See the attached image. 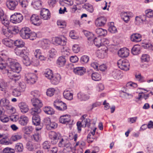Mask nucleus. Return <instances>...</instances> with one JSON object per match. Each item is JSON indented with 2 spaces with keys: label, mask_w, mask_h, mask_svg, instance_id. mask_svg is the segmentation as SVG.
<instances>
[{
  "label": "nucleus",
  "mask_w": 153,
  "mask_h": 153,
  "mask_svg": "<svg viewBox=\"0 0 153 153\" xmlns=\"http://www.w3.org/2000/svg\"><path fill=\"white\" fill-rule=\"evenodd\" d=\"M30 20L31 23L35 25L39 26L41 24V18L37 14L32 15L30 17Z\"/></svg>",
  "instance_id": "nucleus-11"
},
{
  "label": "nucleus",
  "mask_w": 153,
  "mask_h": 153,
  "mask_svg": "<svg viewBox=\"0 0 153 153\" xmlns=\"http://www.w3.org/2000/svg\"><path fill=\"white\" fill-rule=\"evenodd\" d=\"M96 33L100 36H105L107 34V31L102 28H98L95 30Z\"/></svg>",
  "instance_id": "nucleus-32"
},
{
  "label": "nucleus",
  "mask_w": 153,
  "mask_h": 153,
  "mask_svg": "<svg viewBox=\"0 0 153 153\" xmlns=\"http://www.w3.org/2000/svg\"><path fill=\"white\" fill-rule=\"evenodd\" d=\"M31 94L32 96L35 97L34 98H36L40 96V93L38 90H35L31 92Z\"/></svg>",
  "instance_id": "nucleus-59"
},
{
  "label": "nucleus",
  "mask_w": 153,
  "mask_h": 153,
  "mask_svg": "<svg viewBox=\"0 0 153 153\" xmlns=\"http://www.w3.org/2000/svg\"><path fill=\"white\" fill-rule=\"evenodd\" d=\"M32 3L34 7L36 9H39L41 6V1L39 0H35L34 1L32 2Z\"/></svg>",
  "instance_id": "nucleus-46"
},
{
  "label": "nucleus",
  "mask_w": 153,
  "mask_h": 153,
  "mask_svg": "<svg viewBox=\"0 0 153 153\" xmlns=\"http://www.w3.org/2000/svg\"><path fill=\"white\" fill-rule=\"evenodd\" d=\"M2 42L6 46L10 48L13 47V43H14V41L9 39H3Z\"/></svg>",
  "instance_id": "nucleus-26"
},
{
  "label": "nucleus",
  "mask_w": 153,
  "mask_h": 153,
  "mask_svg": "<svg viewBox=\"0 0 153 153\" xmlns=\"http://www.w3.org/2000/svg\"><path fill=\"white\" fill-rule=\"evenodd\" d=\"M67 108V106L65 103L62 102L58 109L59 110L64 111Z\"/></svg>",
  "instance_id": "nucleus-62"
},
{
  "label": "nucleus",
  "mask_w": 153,
  "mask_h": 153,
  "mask_svg": "<svg viewBox=\"0 0 153 153\" xmlns=\"http://www.w3.org/2000/svg\"><path fill=\"white\" fill-rule=\"evenodd\" d=\"M58 26L59 28H64L66 26V23L65 22L62 21L60 20H58L57 22Z\"/></svg>",
  "instance_id": "nucleus-55"
},
{
  "label": "nucleus",
  "mask_w": 153,
  "mask_h": 153,
  "mask_svg": "<svg viewBox=\"0 0 153 153\" xmlns=\"http://www.w3.org/2000/svg\"><path fill=\"white\" fill-rule=\"evenodd\" d=\"M7 7L10 10H13L18 4V1L16 0H8L6 2Z\"/></svg>",
  "instance_id": "nucleus-12"
},
{
  "label": "nucleus",
  "mask_w": 153,
  "mask_h": 153,
  "mask_svg": "<svg viewBox=\"0 0 153 153\" xmlns=\"http://www.w3.org/2000/svg\"><path fill=\"white\" fill-rule=\"evenodd\" d=\"M43 110L46 113L48 114L52 115L54 113L53 109L50 107H45L44 108Z\"/></svg>",
  "instance_id": "nucleus-38"
},
{
  "label": "nucleus",
  "mask_w": 153,
  "mask_h": 153,
  "mask_svg": "<svg viewBox=\"0 0 153 153\" xmlns=\"http://www.w3.org/2000/svg\"><path fill=\"white\" fill-rule=\"evenodd\" d=\"M50 41L47 39H43L41 42L42 47L44 49H46L49 47L50 44Z\"/></svg>",
  "instance_id": "nucleus-29"
},
{
  "label": "nucleus",
  "mask_w": 153,
  "mask_h": 153,
  "mask_svg": "<svg viewBox=\"0 0 153 153\" xmlns=\"http://www.w3.org/2000/svg\"><path fill=\"white\" fill-rule=\"evenodd\" d=\"M31 32V30L29 27H26L23 28L20 31L21 36L23 39H28L29 34Z\"/></svg>",
  "instance_id": "nucleus-10"
},
{
  "label": "nucleus",
  "mask_w": 153,
  "mask_h": 153,
  "mask_svg": "<svg viewBox=\"0 0 153 153\" xmlns=\"http://www.w3.org/2000/svg\"><path fill=\"white\" fill-rule=\"evenodd\" d=\"M40 18L44 20H48L50 19L51 13L48 9L43 8L40 12Z\"/></svg>",
  "instance_id": "nucleus-9"
},
{
  "label": "nucleus",
  "mask_w": 153,
  "mask_h": 153,
  "mask_svg": "<svg viewBox=\"0 0 153 153\" xmlns=\"http://www.w3.org/2000/svg\"><path fill=\"white\" fill-rule=\"evenodd\" d=\"M4 153H14L15 150L14 149L10 147H6L3 151Z\"/></svg>",
  "instance_id": "nucleus-54"
},
{
  "label": "nucleus",
  "mask_w": 153,
  "mask_h": 153,
  "mask_svg": "<svg viewBox=\"0 0 153 153\" xmlns=\"http://www.w3.org/2000/svg\"><path fill=\"white\" fill-rule=\"evenodd\" d=\"M23 19V16L21 13H16L10 16V21L13 23L16 24L21 22Z\"/></svg>",
  "instance_id": "nucleus-6"
},
{
  "label": "nucleus",
  "mask_w": 153,
  "mask_h": 153,
  "mask_svg": "<svg viewBox=\"0 0 153 153\" xmlns=\"http://www.w3.org/2000/svg\"><path fill=\"white\" fill-rule=\"evenodd\" d=\"M34 115H32L33 116L32 117V123L36 126L39 125L40 124V120L39 116L38 115L39 113H35Z\"/></svg>",
  "instance_id": "nucleus-21"
},
{
  "label": "nucleus",
  "mask_w": 153,
  "mask_h": 153,
  "mask_svg": "<svg viewBox=\"0 0 153 153\" xmlns=\"http://www.w3.org/2000/svg\"><path fill=\"white\" fill-rule=\"evenodd\" d=\"M112 76L115 79H119L121 78V72L119 70H114L112 72Z\"/></svg>",
  "instance_id": "nucleus-33"
},
{
  "label": "nucleus",
  "mask_w": 153,
  "mask_h": 153,
  "mask_svg": "<svg viewBox=\"0 0 153 153\" xmlns=\"http://www.w3.org/2000/svg\"><path fill=\"white\" fill-rule=\"evenodd\" d=\"M1 104L5 107L7 109L10 105L9 100L5 98H3L0 100Z\"/></svg>",
  "instance_id": "nucleus-36"
},
{
  "label": "nucleus",
  "mask_w": 153,
  "mask_h": 153,
  "mask_svg": "<svg viewBox=\"0 0 153 153\" xmlns=\"http://www.w3.org/2000/svg\"><path fill=\"white\" fill-rule=\"evenodd\" d=\"M74 73L80 76L82 75L85 72V69L83 67H76L74 70Z\"/></svg>",
  "instance_id": "nucleus-20"
},
{
  "label": "nucleus",
  "mask_w": 153,
  "mask_h": 153,
  "mask_svg": "<svg viewBox=\"0 0 153 153\" xmlns=\"http://www.w3.org/2000/svg\"><path fill=\"white\" fill-rule=\"evenodd\" d=\"M32 105L34 107L30 111L31 115H34L35 113H40L41 111L40 108L42 106V101L39 99L33 98L31 100Z\"/></svg>",
  "instance_id": "nucleus-4"
},
{
  "label": "nucleus",
  "mask_w": 153,
  "mask_h": 153,
  "mask_svg": "<svg viewBox=\"0 0 153 153\" xmlns=\"http://www.w3.org/2000/svg\"><path fill=\"white\" fill-rule=\"evenodd\" d=\"M29 51L27 48H25L23 50L19 48L16 49L15 53L18 56H19L22 58V62L23 64L26 66L30 65L32 63V61L28 56Z\"/></svg>",
  "instance_id": "nucleus-3"
},
{
  "label": "nucleus",
  "mask_w": 153,
  "mask_h": 153,
  "mask_svg": "<svg viewBox=\"0 0 153 153\" xmlns=\"http://www.w3.org/2000/svg\"><path fill=\"white\" fill-rule=\"evenodd\" d=\"M118 55L122 57L128 56L129 54V51L126 48L121 49L118 52Z\"/></svg>",
  "instance_id": "nucleus-16"
},
{
  "label": "nucleus",
  "mask_w": 153,
  "mask_h": 153,
  "mask_svg": "<svg viewBox=\"0 0 153 153\" xmlns=\"http://www.w3.org/2000/svg\"><path fill=\"white\" fill-rule=\"evenodd\" d=\"M140 47L138 45H135L134 46L131 50V53L134 55H137L140 53Z\"/></svg>",
  "instance_id": "nucleus-35"
},
{
  "label": "nucleus",
  "mask_w": 153,
  "mask_h": 153,
  "mask_svg": "<svg viewBox=\"0 0 153 153\" xmlns=\"http://www.w3.org/2000/svg\"><path fill=\"white\" fill-rule=\"evenodd\" d=\"M106 22V19L104 17H100L97 19L95 21V24L97 27L104 25Z\"/></svg>",
  "instance_id": "nucleus-18"
},
{
  "label": "nucleus",
  "mask_w": 153,
  "mask_h": 153,
  "mask_svg": "<svg viewBox=\"0 0 153 153\" xmlns=\"http://www.w3.org/2000/svg\"><path fill=\"white\" fill-rule=\"evenodd\" d=\"M14 149L18 152H22L23 150V144L21 143H16L15 145Z\"/></svg>",
  "instance_id": "nucleus-43"
},
{
  "label": "nucleus",
  "mask_w": 153,
  "mask_h": 153,
  "mask_svg": "<svg viewBox=\"0 0 153 153\" xmlns=\"http://www.w3.org/2000/svg\"><path fill=\"white\" fill-rule=\"evenodd\" d=\"M61 79V76L59 74H56L51 79V83L54 85H56L59 83Z\"/></svg>",
  "instance_id": "nucleus-19"
},
{
  "label": "nucleus",
  "mask_w": 153,
  "mask_h": 153,
  "mask_svg": "<svg viewBox=\"0 0 153 153\" xmlns=\"http://www.w3.org/2000/svg\"><path fill=\"white\" fill-rule=\"evenodd\" d=\"M51 122L50 119L49 117H46L43 120V123L44 125L46 126V128L49 127V125L51 123Z\"/></svg>",
  "instance_id": "nucleus-56"
},
{
  "label": "nucleus",
  "mask_w": 153,
  "mask_h": 153,
  "mask_svg": "<svg viewBox=\"0 0 153 153\" xmlns=\"http://www.w3.org/2000/svg\"><path fill=\"white\" fill-rule=\"evenodd\" d=\"M14 44L15 46L17 47V48H16L14 50V52L15 53L16 49L19 48L20 50H22L24 49L25 48H27L25 47H23L25 45V43L22 40H16L14 41Z\"/></svg>",
  "instance_id": "nucleus-14"
},
{
  "label": "nucleus",
  "mask_w": 153,
  "mask_h": 153,
  "mask_svg": "<svg viewBox=\"0 0 153 153\" xmlns=\"http://www.w3.org/2000/svg\"><path fill=\"white\" fill-rule=\"evenodd\" d=\"M60 123L66 124L68 123L70 121V116L68 115H66L61 116L59 119Z\"/></svg>",
  "instance_id": "nucleus-24"
},
{
  "label": "nucleus",
  "mask_w": 153,
  "mask_h": 153,
  "mask_svg": "<svg viewBox=\"0 0 153 153\" xmlns=\"http://www.w3.org/2000/svg\"><path fill=\"white\" fill-rule=\"evenodd\" d=\"M114 22H111L109 25L108 31L112 33H114L117 32L116 28L114 25Z\"/></svg>",
  "instance_id": "nucleus-44"
},
{
  "label": "nucleus",
  "mask_w": 153,
  "mask_h": 153,
  "mask_svg": "<svg viewBox=\"0 0 153 153\" xmlns=\"http://www.w3.org/2000/svg\"><path fill=\"white\" fill-rule=\"evenodd\" d=\"M49 127L46 128L48 130H51L52 129H54L57 128L58 125L56 123L51 121V123L49 125Z\"/></svg>",
  "instance_id": "nucleus-57"
},
{
  "label": "nucleus",
  "mask_w": 153,
  "mask_h": 153,
  "mask_svg": "<svg viewBox=\"0 0 153 153\" xmlns=\"http://www.w3.org/2000/svg\"><path fill=\"white\" fill-rule=\"evenodd\" d=\"M83 7L86 9L87 11L91 13L93 12L94 10V9L93 6L88 3H87L85 4L83 6Z\"/></svg>",
  "instance_id": "nucleus-40"
},
{
  "label": "nucleus",
  "mask_w": 153,
  "mask_h": 153,
  "mask_svg": "<svg viewBox=\"0 0 153 153\" xmlns=\"http://www.w3.org/2000/svg\"><path fill=\"white\" fill-rule=\"evenodd\" d=\"M44 74L46 77L50 79H51L53 76L52 70L49 69H47L45 70Z\"/></svg>",
  "instance_id": "nucleus-37"
},
{
  "label": "nucleus",
  "mask_w": 153,
  "mask_h": 153,
  "mask_svg": "<svg viewBox=\"0 0 153 153\" xmlns=\"http://www.w3.org/2000/svg\"><path fill=\"white\" fill-rule=\"evenodd\" d=\"M130 39L132 42H139L141 40V36L139 33H133L131 36Z\"/></svg>",
  "instance_id": "nucleus-15"
},
{
  "label": "nucleus",
  "mask_w": 153,
  "mask_h": 153,
  "mask_svg": "<svg viewBox=\"0 0 153 153\" xmlns=\"http://www.w3.org/2000/svg\"><path fill=\"white\" fill-rule=\"evenodd\" d=\"M94 135L91 133H89L87 136V141L88 143L92 142L95 138Z\"/></svg>",
  "instance_id": "nucleus-52"
},
{
  "label": "nucleus",
  "mask_w": 153,
  "mask_h": 153,
  "mask_svg": "<svg viewBox=\"0 0 153 153\" xmlns=\"http://www.w3.org/2000/svg\"><path fill=\"white\" fill-rule=\"evenodd\" d=\"M117 65L121 69L125 71H127L129 69L130 64L126 60H119L117 62Z\"/></svg>",
  "instance_id": "nucleus-5"
},
{
  "label": "nucleus",
  "mask_w": 153,
  "mask_h": 153,
  "mask_svg": "<svg viewBox=\"0 0 153 153\" xmlns=\"http://www.w3.org/2000/svg\"><path fill=\"white\" fill-rule=\"evenodd\" d=\"M66 62V59L63 56L59 57L56 61L57 65L59 67L64 66L65 65Z\"/></svg>",
  "instance_id": "nucleus-23"
},
{
  "label": "nucleus",
  "mask_w": 153,
  "mask_h": 153,
  "mask_svg": "<svg viewBox=\"0 0 153 153\" xmlns=\"http://www.w3.org/2000/svg\"><path fill=\"white\" fill-rule=\"evenodd\" d=\"M141 59L143 62H148L150 59L149 56L148 54L142 55Z\"/></svg>",
  "instance_id": "nucleus-63"
},
{
  "label": "nucleus",
  "mask_w": 153,
  "mask_h": 153,
  "mask_svg": "<svg viewBox=\"0 0 153 153\" xmlns=\"http://www.w3.org/2000/svg\"><path fill=\"white\" fill-rule=\"evenodd\" d=\"M78 99L81 101H85L88 100L90 97L84 93L80 92L77 94Z\"/></svg>",
  "instance_id": "nucleus-25"
},
{
  "label": "nucleus",
  "mask_w": 153,
  "mask_h": 153,
  "mask_svg": "<svg viewBox=\"0 0 153 153\" xmlns=\"http://www.w3.org/2000/svg\"><path fill=\"white\" fill-rule=\"evenodd\" d=\"M31 138L33 140L37 142H40L41 139V135L38 133H36L32 136Z\"/></svg>",
  "instance_id": "nucleus-41"
},
{
  "label": "nucleus",
  "mask_w": 153,
  "mask_h": 153,
  "mask_svg": "<svg viewBox=\"0 0 153 153\" xmlns=\"http://www.w3.org/2000/svg\"><path fill=\"white\" fill-rule=\"evenodd\" d=\"M81 123L82 125V126L84 127H89L90 126L91 120L89 118L84 119L83 120H82Z\"/></svg>",
  "instance_id": "nucleus-42"
},
{
  "label": "nucleus",
  "mask_w": 153,
  "mask_h": 153,
  "mask_svg": "<svg viewBox=\"0 0 153 153\" xmlns=\"http://www.w3.org/2000/svg\"><path fill=\"white\" fill-rule=\"evenodd\" d=\"M7 64L5 60L0 56V69H3L5 68Z\"/></svg>",
  "instance_id": "nucleus-48"
},
{
  "label": "nucleus",
  "mask_w": 153,
  "mask_h": 153,
  "mask_svg": "<svg viewBox=\"0 0 153 153\" xmlns=\"http://www.w3.org/2000/svg\"><path fill=\"white\" fill-rule=\"evenodd\" d=\"M64 97L68 100H71L73 99V94L70 91L65 90L63 93Z\"/></svg>",
  "instance_id": "nucleus-22"
},
{
  "label": "nucleus",
  "mask_w": 153,
  "mask_h": 153,
  "mask_svg": "<svg viewBox=\"0 0 153 153\" xmlns=\"http://www.w3.org/2000/svg\"><path fill=\"white\" fill-rule=\"evenodd\" d=\"M146 15V17L151 18L153 16V10L151 9H149L145 11Z\"/></svg>",
  "instance_id": "nucleus-58"
},
{
  "label": "nucleus",
  "mask_w": 153,
  "mask_h": 153,
  "mask_svg": "<svg viewBox=\"0 0 153 153\" xmlns=\"http://www.w3.org/2000/svg\"><path fill=\"white\" fill-rule=\"evenodd\" d=\"M126 87L128 88H135L137 87V85L136 83L130 82L127 83L126 84Z\"/></svg>",
  "instance_id": "nucleus-61"
},
{
  "label": "nucleus",
  "mask_w": 153,
  "mask_h": 153,
  "mask_svg": "<svg viewBox=\"0 0 153 153\" xmlns=\"http://www.w3.org/2000/svg\"><path fill=\"white\" fill-rule=\"evenodd\" d=\"M18 89L22 92L24 91L26 88V84L24 82H20L19 83V86L17 87Z\"/></svg>",
  "instance_id": "nucleus-49"
},
{
  "label": "nucleus",
  "mask_w": 153,
  "mask_h": 153,
  "mask_svg": "<svg viewBox=\"0 0 153 153\" xmlns=\"http://www.w3.org/2000/svg\"><path fill=\"white\" fill-rule=\"evenodd\" d=\"M25 79L27 82L30 84L34 83L37 80L36 75L32 73H28L25 75Z\"/></svg>",
  "instance_id": "nucleus-7"
},
{
  "label": "nucleus",
  "mask_w": 153,
  "mask_h": 153,
  "mask_svg": "<svg viewBox=\"0 0 153 153\" xmlns=\"http://www.w3.org/2000/svg\"><path fill=\"white\" fill-rule=\"evenodd\" d=\"M23 132L26 134H30L33 130V128L31 126H26L22 128Z\"/></svg>",
  "instance_id": "nucleus-30"
},
{
  "label": "nucleus",
  "mask_w": 153,
  "mask_h": 153,
  "mask_svg": "<svg viewBox=\"0 0 153 153\" xmlns=\"http://www.w3.org/2000/svg\"><path fill=\"white\" fill-rule=\"evenodd\" d=\"M49 136L53 144H55L59 142L58 145L59 147L68 148L71 146L69 140L67 139L62 138L59 133L51 131L49 132Z\"/></svg>",
  "instance_id": "nucleus-2"
},
{
  "label": "nucleus",
  "mask_w": 153,
  "mask_h": 153,
  "mask_svg": "<svg viewBox=\"0 0 153 153\" xmlns=\"http://www.w3.org/2000/svg\"><path fill=\"white\" fill-rule=\"evenodd\" d=\"M55 90L53 88H48L46 92V94L49 97L52 96L54 94Z\"/></svg>",
  "instance_id": "nucleus-50"
},
{
  "label": "nucleus",
  "mask_w": 153,
  "mask_h": 153,
  "mask_svg": "<svg viewBox=\"0 0 153 153\" xmlns=\"http://www.w3.org/2000/svg\"><path fill=\"white\" fill-rule=\"evenodd\" d=\"M19 2L21 5L22 7H25L27 5V1L26 0H17Z\"/></svg>",
  "instance_id": "nucleus-64"
},
{
  "label": "nucleus",
  "mask_w": 153,
  "mask_h": 153,
  "mask_svg": "<svg viewBox=\"0 0 153 153\" xmlns=\"http://www.w3.org/2000/svg\"><path fill=\"white\" fill-rule=\"evenodd\" d=\"M62 102L59 100H56L54 102L53 105L57 110L58 109Z\"/></svg>",
  "instance_id": "nucleus-60"
},
{
  "label": "nucleus",
  "mask_w": 153,
  "mask_h": 153,
  "mask_svg": "<svg viewBox=\"0 0 153 153\" xmlns=\"http://www.w3.org/2000/svg\"><path fill=\"white\" fill-rule=\"evenodd\" d=\"M22 138V136L20 133H16L11 137V139L13 141H15L20 139Z\"/></svg>",
  "instance_id": "nucleus-45"
},
{
  "label": "nucleus",
  "mask_w": 153,
  "mask_h": 153,
  "mask_svg": "<svg viewBox=\"0 0 153 153\" xmlns=\"http://www.w3.org/2000/svg\"><path fill=\"white\" fill-rule=\"evenodd\" d=\"M94 42L95 46L98 47H100L103 45L102 40L101 38L99 36L94 39Z\"/></svg>",
  "instance_id": "nucleus-28"
},
{
  "label": "nucleus",
  "mask_w": 153,
  "mask_h": 153,
  "mask_svg": "<svg viewBox=\"0 0 153 153\" xmlns=\"http://www.w3.org/2000/svg\"><path fill=\"white\" fill-rule=\"evenodd\" d=\"M89 57L86 55H84L82 56L80 59L81 62L82 64L87 63L89 60Z\"/></svg>",
  "instance_id": "nucleus-51"
},
{
  "label": "nucleus",
  "mask_w": 153,
  "mask_h": 153,
  "mask_svg": "<svg viewBox=\"0 0 153 153\" xmlns=\"http://www.w3.org/2000/svg\"><path fill=\"white\" fill-rule=\"evenodd\" d=\"M12 141L7 137L3 138L0 140V144L6 145H11L12 144Z\"/></svg>",
  "instance_id": "nucleus-27"
},
{
  "label": "nucleus",
  "mask_w": 153,
  "mask_h": 153,
  "mask_svg": "<svg viewBox=\"0 0 153 153\" xmlns=\"http://www.w3.org/2000/svg\"><path fill=\"white\" fill-rule=\"evenodd\" d=\"M18 106L21 111L23 114H25L28 111L29 108L27 104L24 102H21L19 103Z\"/></svg>",
  "instance_id": "nucleus-13"
},
{
  "label": "nucleus",
  "mask_w": 153,
  "mask_h": 153,
  "mask_svg": "<svg viewBox=\"0 0 153 153\" xmlns=\"http://www.w3.org/2000/svg\"><path fill=\"white\" fill-rule=\"evenodd\" d=\"M29 122V119L25 115H22L19 118V123L21 125H26Z\"/></svg>",
  "instance_id": "nucleus-17"
},
{
  "label": "nucleus",
  "mask_w": 153,
  "mask_h": 153,
  "mask_svg": "<svg viewBox=\"0 0 153 153\" xmlns=\"http://www.w3.org/2000/svg\"><path fill=\"white\" fill-rule=\"evenodd\" d=\"M91 76L92 79L94 81H99L101 79L100 75L97 72L93 73L91 74Z\"/></svg>",
  "instance_id": "nucleus-39"
},
{
  "label": "nucleus",
  "mask_w": 153,
  "mask_h": 153,
  "mask_svg": "<svg viewBox=\"0 0 153 153\" xmlns=\"http://www.w3.org/2000/svg\"><path fill=\"white\" fill-rule=\"evenodd\" d=\"M7 83L4 80L0 79V90L4 91L7 87Z\"/></svg>",
  "instance_id": "nucleus-47"
},
{
  "label": "nucleus",
  "mask_w": 153,
  "mask_h": 153,
  "mask_svg": "<svg viewBox=\"0 0 153 153\" xmlns=\"http://www.w3.org/2000/svg\"><path fill=\"white\" fill-rule=\"evenodd\" d=\"M7 64L10 69L7 72L8 77L15 82L20 79L21 76L18 73L21 70L20 65L15 59L10 58L7 60Z\"/></svg>",
  "instance_id": "nucleus-1"
},
{
  "label": "nucleus",
  "mask_w": 153,
  "mask_h": 153,
  "mask_svg": "<svg viewBox=\"0 0 153 153\" xmlns=\"http://www.w3.org/2000/svg\"><path fill=\"white\" fill-rule=\"evenodd\" d=\"M97 57L100 58H104L107 55L105 51L102 49L97 50Z\"/></svg>",
  "instance_id": "nucleus-31"
},
{
  "label": "nucleus",
  "mask_w": 153,
  "mask_h": 153,
  "mask_svg": "<svg viewBox=\"0 0 153 153\" xmlns=\"http://www.w3.org/2000/svg\"><path fill=\"white\" fill-rule=\"evenodd\" d=\"M0 19L1 23L5 26H7L9 25L10 22L8 18L6 15L1 16Z\"/></svg>",
  "instance_id": "nucleus-34"
},
{
  "label": "nucleus",
  "mask_w": 153,
  "mask_h": 153,
  "mask_svg": "<svg viewBox=\"0 0 153 153\" xmlns=\"http://www.w3.org/2000/svg\"><path fill=\"white\" fill-rule=\"evenodd\" d=\"M19 89H18V88H14L13 89V95L15 97H18L21 95V91H19Z\"/></svg>",
  "instance_id": "nucleus-53"
},
{
  "label": "nucleus",
  "mask_w": 153,
  "mask_h": 153,
  "mask_svg": "<svg viewBox=\"0 0 153 153\" xmlns=\"http://www.w3.org/2000/svg\"><path fill=\"white\" fill-rule=\"evenodd\" d=\"M66 39L63 36L62 38L55 37L52 39L53 42L56 45H60L64 46L66 44Z\"/></svg>",
  "instance_id": "nucleus-8"
}]
</instances>
